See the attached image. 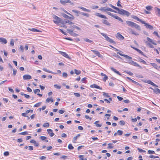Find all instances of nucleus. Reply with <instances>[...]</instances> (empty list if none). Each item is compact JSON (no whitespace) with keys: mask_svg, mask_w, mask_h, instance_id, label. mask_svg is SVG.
<instances>
[{"mask_svg":"<svg viewBox=\"0 0 160 160\" xmlns=\"http://www.w3.org/2000/svg\"><path fill=\"white\" fill-rule=\"evenodd\" d=\"M126 23L128 26L132 28H134L136 29L139 31L141 30V28L140 26L136 23L130 21H126Z\"/></svg>","mask_w":160,"mask_h":160,"instance_id":"1","label":"nucleus"},{"mask_svg":"<svg viewBox=\"0 0 160 160\" xmlns=\"http://www.w3.org/2000/svg\"><path fill=\"white\" fill-rule=\"evenodd\" d=\"M147 41L145 42L147 46H148L149 48H153L154 46L153 45H152L151 43L154 45H156L157 44L155 42H154V40L150 38L149 37H147Z\"/></svg>","mask_w":160,"mask_h":160,"instance_id":"2","label":"nucleus"},{"mask_svg":"<svg viewBox=\"0 0 160 160\" xmlns=\"http://www.w3.org/2000/svg\"><path fill=\"white\" fill-rule=\"evenodd\" d=\"M147 41L145 42L147 46H148L149 48H153L154 46L153 45H152L151 43L154 45H156L157 44L155 42H154V40L150 38L149 37H147Z\"/></svg>","mask_w":160,"mask_h":160,"instance_id":"3","label":"nucleus"},{"mask_svg":"<svg viewBox=\"0 0 160 160\" xmlns=\"http://www.w3.org/2000/svg\"><path fill=\"white\" fill-rule=\"evenodd\" d=\"M60 2L63 5H65L66 3H69L72 6H73L74 5V3L70 0H60Z\"/></svg>","mask_w":160,"mask_h":160,"instance_id":"4","label":"nucleus"},{"mask_svg":"<svg viewBox=\"0 0 160 160\" xmlns=\"http://www.w3.org/2000/svg\"><path fill=\"white\" fill-rule=\"evenodd\" d=\"M118 13L120 14L125 15L127 16H128L130 15V13L129 12L122 9H120L119 11H118Z\"/></svg>","mask_w":160,"mask_h":160,"instance_id":"5","label":"nucleus"},{"mask_svg":"<svg viewBox=\"0 0 160 160\" xmlns=\"http://www.w3.org/2000/svg\"><path fill=\"white\" fill-rule=\"evenodd\" d=\"M101 34L105 38L106 40L108 42L112 43H114V41L112 39L109 38L106 34L104 33H101Z\"/></svg>","mask_w":160,"mask_h":160,"instance_id":"6","label":"nucleus"},{"mask_svg":"<svg viewBox=\"0 0 160 160\" xmlns=\"http://www.w3.org/2000/svg\"><path fill=\"white\" fill-rule=\"evenodd\" d=\"M107 13L111 17H113V18L118 20L119 21L122 22H123V20L121 18L118 17L117 16H116L115 14L109 12H107Z\"/></svg>","mask_w":160,"mask_h":160,"instance_id":"7","label":"nucleus"},{"mask_svg":"<svg viewBox=\"0 0 160 160\" xmlns=\"http://www.w3.org/2000/svg\"><path fill=\"white\" fill-rule=\"evenodd\" d=\"M53 18L55 19L53 21L54 23L56 24H58L60 22L61 20L59 18L54 15H53Z\"/></svg>","mask_w":160,"mask_h":160,"instance_id":"8","label":"nucleus"},{"mask_svg":"<svg viewBox=\"0 0 160 160\" xmlns=\"http://www.w3.org/2000/svg\"><path fill=\"white\" fill-rule=\"evenodd\" d=\"M142 81L144 82L147 83L153 86L158 87V86L157 85L155 84L154 83L150 80H146L144 79L142 80Z\"/></svg>","mask_w":160,"mask_h":160,"instance_id":"9","label":"nucleus"},{"mask_svg":"<svg viewBox=\"0 0 160 160\" xmlns=\"http://www.w3.org/2000/svg\"><path fill=\"white\" fill-rule=\"evenodd\" d=\"M69 15L70 16H69L68 15H67L64 13L62 14V16H63V17L66 18H68V19H72V20H73L74 19V16L73 15H72L71 14H70V15Z\"/></svg>","mask_w":160,"mask_h":160,"instance_id":"10","label":"nucleus"},{"mask_svg":"<svg viewBox=\"0 0 160 160\" xmlns=\"http://www.w3.org/2000/svg\"><path fill=\"white\" fill-rule=\"evenodd\" d=\"M142 24H144V25L147 28H148L150 30H152L153 29V27L152 26L149 24L148 23H146L144 21V22H143Z\"/></svg>","mask_w":160,"mask_h":160,"instance_id":"11","label":"nucleus"},{"mask_svg":"<svg viewBox=\"0 0 160 160\" xmlns=\"http://www.w3.org/2000/svg\"><path fill=\"white\" fill-rule=\"evenodd\" d=\"M60 54L64 56V57L68 58L69 59H71L70 57L68 56V55L66 52H62V51H60L59 52Z\"/></svg>","mask_w":160,"mask_h":160,"instance_id":"12","label":"nucleus"},{"mask_svg":"<svg viewBox=\"0 0 160 160\" xmlns=\"http://www.w3.org/2000/svg\"><path fill=\"white\" fill-rule=\"evenodd\" d=\"M117 54H119L121 56L124 57L125 58L131 60L132 59V58L131 57L129 56L126 55L122 54L120 52H118Z\"/></svg>","mask_w":160,"mask_h":160,"instance_id":"13","label":"nucleus"},{"mask_svg":"<svg viewBox=\"0 0 160 160\" xmlns=\"http://www.w3.org/2000/svg\"><path fill=\"white\" fill-rule=\"evenodd\" d=\"M116 37L120 40H122L124 39V37L119 32L117 34Z\"/></svg>","mask_w":160,"mask_h":160,"instance_id":"14","label":"nucleus"},{"mask_svg":"<svg viewBox=\"0 0 160 160\" xmlns=\"http://www.w3.org/2000/svg\"><path fill=\"white\" fill-rule=\"evenodd\" d=\"M150 88L153 90V92L156 94H157L158 93L160 94V89L158 88H156L154 89L151 87H150Z\"/></svg>","mask_w":160,"mask_h":160,"instance_id":"15","label":"nucleus"},{"mask_svg":"<svg viewBox=\"0 0 160 160\" xmlns=\"http://www.w3.org/2000/svg\"><path fill=\"white\" fill-rule=\"evenodd\" d=\"M23 78L24 80H27L31 79L32 77L30 75H25L23 76Z\"/></svg>","mask_w":160,"mask_h":160,"instance_id":"16","label":"nucleus"},{"mask_svg":"<svg viewBox=\"0 0 160 160\" xmlns=\"http://www.w3.org/2000/svg\"><path fill=\"white\" fill-rule=\"evenodd\" d=\"M91 51L93 52L94 54L98 56L99 57H102V55L100 54L98 51L94 50H92Z\"/></svg>","mask_w":160,"mask_h":160,"instance_id":"17","label":"nucleus"},{"mask_svg":"<svg viewBox=\"0 0 160 160\" xmlns=\"http://www.w3.org/2000/svg\"><path fill=\"white\" fill-rule=\"evenodd\" d=\"M95 15H96L97 16H98V17H99L100 18H103L104 19H107V18L104 15H102V14H100V13H98V12L96 13L95 14Z\"/></svg>","mask_w":160,"mask_h":160,"instance_id":"18","label":"nucleus"},{"mask_svg":"<svg viewBox=\"0 0 160 160\" xmlns=\"http://www.w3.org/2000/svg\"><path fill=\"white\" fill-rule=\"evenodd\" d=\"M47 131L51 137H52L54 136V133L52 132V130L51 129H48L47 130Z\"/></svg>","mask_w":160,"mask_h":160,"instance_id":"19","label":"nucleus"},{"mask_svg":"<svg viewBox=\"0 0 160 160\" xmlns=\"http://www.w3.org/2000/svg\"><path fill=\"white\" fill-rule=\"evenodd\" d=\"M110 69L112 71L114 72H115L117 74H118L120 76L121 75V74L120 73V72L119 71H117L116 69H114L112 67H111Z\"/></svg>","mask_w":160,"mask_h":160,"instance_id":"20","label":"nucleus"},{"mask_svg":"<svg viewBox=\"0 0 160 160\" xmlns=\"http://www.w3.org/2000/svg\"><path fill=\"white\" fill-rule=\"evenodd\" d=\"M0 42L5 44H6L8 42L5 38H0Z\"/></svg>","mask_w":160,"mask_h":160,"instance_id":"21","label":"nucleus"},{"mask_svg":"<svg viewBox=\"0 0 160 160\" xmlns=\"http://www.w3.org/2000/svg\"><path fill=\"white\" fill-rule=\"evenodd\" d=\"M132 18L133 19L137 20L138 21L142 23L143 22H144L143 21H142L141 19H140L137 16H134L133 17H132Z\"/></svg>","mask_w":160,"mask_h":160,"instance_id":"22","label":"nucleus"},{"mask_svg":"<svg viewBox=\"0 0 160 160\" xmlns=\"http://www.w3.org/2000/svg\"><path fill=\"white\" fill-rule=\"evenodd\" d=\"M91 88L99 89L100 90L102 89L99 86L96 85V84H93V85H91Z\"/></svg>","mask_w":160,"mask_h":160,"instance_id":"23","label":"nucleus"},{"mask_svg":"<svg viewBox=\"0 0 160 160\" xmlns=\"http://www.w3.org/2000/svg\"><path fill=\"white\" fill-rule=\"evenodd\" d=\"M128 30H130V32L132 34H134L136 36H137V35H139V34L138 33L135 32L134 30H133L131 28H128Z\"/></svg>","mask_w":160,"mask_h":160,"instance_id":"24","label":"nucleus"},{"mask_svg":"<svg viewBox=\"0 0 160 160\" xmlns=\"http://www.w3.org/2000/svg\"><path fill=\"white\" fill-rule=\"evenodd\" d=\"M80 135V134H78L76 136L74 137L73 138L72 142L74 143H76L78 138L79 137Z\"/></svg>","mask_w":160,"mask_h":160,"instance_id":"25","label":"nucleus"},{"mask_svg":"<svg viewBox=\"0 0 160 160\" xmlns=\"http://www.w3.org/2000/svg\"><path fill=\"white\" fill-rule=\"evenodd\" d=\"M102 22L103 24H106L108 26H110L111 25V24L107 20H102Z\"/></svg>","mask_w":160,"mask_h":160,"instance_id":"26","label":"nucleus"},{"mask_svg":"<svg viewBox=\"0 0 160 160\" xmlns=\"http://www.w3.org/2000/svg\"><path fill=\"white\" fill-rule=\"evenodd\" d=\"M72 11L76 14V15L77 16H79V14H80V12L79 11H78L76 10H72Z\"/></svg>","mask_w":160,"mask_h":160,"instance_id":"27","label":"nucleus"},{"mask_svg":"<svg viewBox=\"0 0 160 160\" xmlns=\"http://www.w3.org/2000/svg\"><path fill=\"white\" fill-rule=\"evenodd\" d=\"M42 69L44 71L46 72H49V73H52L53 74H56V73H54V72H52L50 71H49V70H47V69L46 68H43Z\"/></svg>","mask_w":160,"mask_h":160,"instance_id":"28","label":"nucleus"},{"mask_svg":"<svg viewBox=\"0 0 160 160\" xmlns=\"http://www.w3.org/2000/svg\"><path fill=\"white\" fill-rule=\"evenodd\" d=\"M50 102H53V99L52 98H48L46 100V103H48Z\"/></svg>","mask_w":160,"mask_h":160,"instance_id":"29","label":"nucleus"},{"mask_svg":"<svg viewBox=\"0 0 160 160\" xmlns=\"http://www.w3.org/2000/svg\"><path fill=\"white\" fill-rule=\"evenodd\" d=\"M156 14L158 16H160V9L158 8H156Z\"/></svg>","mask_w":160,"mask_h":160,"instance_id":"30","label":"nucleus"},{"mask_svg":"<svg viewBox=\"0 0 160 160\" xmlns=\"http://www.w3.org/2000/svg\"><path fill=\"white\" fill-rule=\"evenodd\" d=\"M99 121H96L95 122L94 124L96 125V126L98 127H100L102 126V124H98Z\"/></svg>","mask_w":160,"mask_h":160,"instance_id":"31","label":"nucleus"},{"mask_svg":"<svg viewBox=\"0 0 160 160\" xmlns=\"http://www.w3.org/2000/svg\"><path fill=\"white\" fill-rule=\"evenodd\" d=\"M78 8L82 9L83 11H86V12H89V10L87 9H86V8H84L83 7H78Z\"/></svg>","mask_w":160,"mask_h":160,"instance_id":"32","label":"nucleus"},{"mask_svg":"<svg viewBox=\"0 0 160 160\" xmlns=\"http://www.w3.org/2000/svg\"><path fill=\"white\" fill-rule=\"evenodd\" d=\"M29 30L33 32H40V31L38 30L37 29L34 28H32L31 29H29Z\"/></svg>","mask_w":160,"mask_h":160,"instance_id":"33","label":"nucleus"},{"mask_svg":"<svg viewBox=\"0 0 160 160\" xmlns=\"http://www.w3.org/2000/svg\"><path fill=\"white\" fill-rule=\"evenodd\" d=\"M127 78L128 80H130L131 81H132V82H133V83H134L135 84H136L137 85H138L139 84L138 83V82H137L134 81L133 80H132V79L128 77Z\"/></svg>","mask_w":160,"mask_h":160,"instance_id":"34","label":"nucleus"},{"mask_svg":"<svg viewBox=\"0 0 160 160\" xmlns=\"http://www.w3.org/2000/svg\"><path fill=\"white\" fill-rule=\"evenodd\" d=\"M138 60L139 62H141L143 63L144 64H147L146 62L144 60H143L142 59H141V58H139L138 59Z\"/></svg>","mask_w":160,"mask_h":160,"instance_id":"35","label":"nucleus"},{"mask_svg":"<svg viewBox=\"0 0 160 160\" xmlns=\"http://www.w3.org/2000/svg\"><path fill=\"white\" fill-rule=\"evenodd\" d=\"M72 28H73V29H76L77 30H81V29L80 28H79V27H78L75 25H73L72 26Z\"/></svg>","mask_w":160,"mask_h":160,"instance_id":"36","label":"nucleus"},{"mask_svg":"<svg viewBox=\"0 0 160 160\" xmlns=\"http://www.w3.org/2000/svg\"><path fill=\"white\" fill-rule=\"evenodd\" d=\"M75 73L77 75H79L81 73V72L80 70H78L75 69L74 70Z\"/></svg>","mask_w":160,"mask_h":160,"instance_id":"37","label":"nucleus"},{"mask_svg":"<svg viewBox=\"0 0 160 160\" xmlns=\"http://www.w3.org/2000/svg\"><path fill=\"white\" fill-rule=\"evenodd\" d=\"M68 148L70 150H72L74 148L73 147L72 145V144H69Z\"/></svg>","mask_w":160,"mask_h":160,"instance_id":"38","label":"nucleus"},{"mask_svg":"<svg viewBox=\"0 0 160 160\" xmlns=\"http://www.w3.org/2000/svg\"><path fill=\"white\" fill-rule=\"evenodd\" d=\"M103 95L106 98H109L110 97V96L108 95V93H106L105 92H103Z\"/></svg>","mask_w":160,"mask_h":160,"instance_id":"39","label":"nucleus"},{"mask_svg":"<svg viewBox=\"0 0 160 160\" xmlns=\"http://www.w3.org/2000/svg\"><path fill=\"white\" fill-rule=\"evenodd\" d=\"M19 134L22 135H27L28 134V133L27 132L25 131L24 132H20L19 133Z\"/></svg>","mask_w":160,"mask_h":160,"instance_id":"40","label":"nucleus"},{"mask_svg":"<svg viewBox=\"0 0 160 160\" xmlns=\"http://www.w3.org/2000/svg\"><path fill=\"white\" fill-rule=\"evenodd\" d=\"M49 126V124L48 122H45L43 125L44 127H48Z\"/></svg>","mask_w":160,"mask_h":160,"instance_id":"41","label":"nucleus"},{"mask_svg":"<svg viewBox=\"0 0 160 160\" xmlns=\"http://www.w3.org/2000/svg\"><path fill=\"white\" fill-rule=\"evenodd\" d=\"M14 41L13 39L11 40L10 45L11 46H13L14 45Z\"/></svg>","mask_w":160,"mask_h":160,"instance_id":"42","label":"nucleus"},{"mask_svg":"<svg viewBox=\"0 0 160 160\" xmlns=\"http://www.w3.org/2000/svg\"><path fill=\"white\" fill-rule=\"evenodd\" d=\"M54 87L55 88H57L58 89H60L61 88V86L57 84L54 85Z\"/></svg>","mask_w":160,"mask_h":160,"instance_id":"43","label":"nucleus"},{"mask_svg":"<svg viewBox=\"0 0 160 160\" xmlns=\"http://www.w3.org/2000/svg\"><path fill=\"white\" fill-rule=\"evenodd\" d=\"M112 144L109 143L108 144V148L109 149L112 148H113V146H112Z\"/></svg>","mask_w":160,"mask_h":160,"instance_id":"44","label":"nucleus"},{"mask_svg":"<svg viewBox=\"0 0 160 160\" xmlns=\"http://www.w3.org/2000/svg\"><path fill=\"white\" fill-rule=\"evenodd\" d=\"M80 14H81L82 15H83V16H86L88 17H89V15L87 13H84L83 12H80Z\"/></svg>","mask_w":160,"mask_h":160,"instance_id":"45","label":"nucleus"},{"mask_svg":"<svg viewBox=\"0 0 160 160\" xmlns=\"http://www.w3.org/2000/svg\"><path fill=\"white\" fill-rule=\"evenodd\" d=\"M117 134H118V135H121L122 134L123 132L121 130H118L117 131Z\"/></svg>","mask_w":160,"mask_h":160,"instance_id":"46","label":"nucleus"},{"mask_svg":"<svg viewBox=\"0 0 160 160\" xmlns=\"http://www.w3.org/2000/svg\"><path fill=\"white\" fill-rule=\"evenodd\" d=\"M132 65H133L134 66L137 67H139L140 68H141V66L139 64H138L137 62H133V64Z\"/></svg>","mask_w":160,"mask_h":160,"instance_id":"47","label":"nucleus"},{"mask_svg":"<svg viewBox=\"0 0 160 160\" xmlns=\"http://www.w3.org/2000/svg\"><path fill=\"white\" fill-rule=\"evenodd\" d=\"M149 158H159V157L158 156H155L153 155H151L149 156Z\"/></svg>","mask_w":160,"mask_h":160,"instance_id":"48","label":"nucleus"},{"mask_svg":"<svg viewBox=\"0 0 160 160\" xmlns=\"http://www.w3.org/2000/svg\"><path fill=\"white\" fill-rule=\"evenodd\" d=\"M99 10L102 11L106 12L107 8L105 7L101 8L99 9Z\"/></svg>","mask_w":160,"mask_h":160,"instance_id":"49","label":"nucleus"},{"mask_svg":"<svg viewBox=\"0 0 160 160\" xmlns=\"http://www.w3.org/2000/svg\"><path fill=\"white\" fill-rule=\"evenodd\" d=\"M34 92L35 94H37V93H39L40 92V91L39 89H37L34 90Z\"/></svg>","mask_w":160,"mask_h":160,"instance_id":"50","label":"nucleus"},{"mask_svg":"<svg viewBox=\"0 0 160 160\" xmlns=\"http://www.w3.org/2000/svg\"><path fill=\"white\" fill-rule=\"evenodd\" d=\"M137 51L142 55L144 56H145V55L144 54L143 52H142L141 50H140L139 49H138Z\"/></svg>","mask_w":160,"mask_h":160,"instance_id":"51","label":"nucleus"},{"mask_svg":"<svg viewBox=\"0 0 160 160\" xmlns=\"http://www.w3.org/2000/svg\"><path fill=\"white\" fill-rule=\"evenodd\" d=\"M40 138L42 141H44L47 139V138L45 136H40Z\"/></svg>","mask_w":160,"mask_h":160,"instance_id":"52","label":"nucleus"},{"mask_svg":"<svg viewBox=\"0 0 160 160\" xmlns=\"http://www.w3.org/2000/svg\"><path fill=\"white\" fill-rule=\"evenodd\" d=\"M62 76L65 78H66L68 76V74L67 73L64 72L62 73Z\"/></svg>","mask_w":160,"mask_h":160,"instance_id":"53","label":"nucleus"},{"mask_svg":"<svg viewBox=\"0 0 160 160\" xmlns=\"http://www.w3.org/2000/svg\"><path fill=\"white\" fill-rule=\"evenodd\" d=\"M152 7L150 6H147L146 7V8L148 11H150L152 9Z\"/></svg>","mask_w":160,"mask_h":160,"instance_id":"54","label":"nucleus"},{"mask_svg":"<svg viewBox=\"0 0 160 160\" xmlns=\"http://www.w3.org/2000/svg\"><path fill=\"white\" fill-rule=\"evenodd\" d=\"M153 66L157 69H158L159 68V67H158L157 64L155 63H153Z\"/></svg>","mask_w":160,"mask_h":160,"instance_id":"55","label":"nucleus"},{"mask_svg":"<svg viewBox=\"0 0 160 160\" xmlns=\"http://www.w3.org/2000/svg\"><path fill=\"white\" fill-rule=\"evenodd\" d=\"M74 94L76 97H80V94L78 93H74Z\"/></svg>","mask_w":160,"mask_h":160,"instance_id":"56","label":"nucleus"},{"mask_svg":"<svg viewBox=\"0 0 160 160\" xmlns=\"http://www.w3.org/2000/svg\"><path fill=\"white\" fill-rule=\"evenodd\" d=\"M65 22V23H68L69 24H73V23L72 22H71V21H69L68 20H66Z\"/></svg>","mask_w":160,"mask_h":160,"instance_id":"57","label":"nucleus"},{"mask_svg":"<svg viewBox=\"0 0 160 160\" xmlns=\"http://www.w3.org/2000/svg\"><path fill=\"white\" fill-rule=\"evenodd\" d=\"M119 124L122 125H123L125 124V122L123 120L120 121L119 122Z\"/></svg>","mask_w":160,"mask_h":160,"instance_id":"58","label":"nucleus"},{"mask_svg":"<svg viewBox=\"0 0 160 160\" xmlns=\"http://www.w3.org/2000/svg\"><path fill=\"white\" fill-rule=\"evenodd\" d=\"M148 152L149 154H154L155 153L154 151L150 150H148Z\"/></svg>","mask_w":160,"mask_h":160,"instance_id":"59","label":"nucleus"},{"mask_svg":"<svg viewBox=\"0 0 160 160\" xmlns=\"http://www.w3.org/2000/svg\"><path fill=\"white\" fill-rule=\"evenodd\" d=\"M46 158V157L44 156H41L39 158V159L41 160H44Z\"/></svg>","mask_w":160,"mask_h":160,"instance_id":"60","label":"nucleus"},{"mask_svg":"<svg viewBox=\"0 0 160 160\" xmlns=\"http://www.w3.org/2000/svg\"><path fill=\"white\" fill-rule=\"evenodd\" d=\"M19 49L20 50L22 51V52H23L24 48H23V47L22 46V45L20 46Z\"/></svg>","mask_w":160,"mask_h":160,"instance_id":"61","label":"nucleus"},{"mask_svg":"<svg viewBox=\"0 0 160 160\" xmlns=\"http://www.w3.org/2000/svg\"><path fill=\"white\" fill-rule=\"evenodd\" d=\"M108 79V76L106 75L104 76L103 78V80L104 81H106Z\"/></svg>","mask_w":160,"mask_h":160,"instance_id":"62","label":"nucleus"},{"mask_svg":"<svg viewBox=\"0 0 160 160\" xmlns=\"http://www.w3.org/2000/svg\"><path fill=\"white\" fill-rule=\"evenodd\" d=\"M84 157V156L83 155H80L78 156V157L79 158H80V159H79V160H83V158H83Z\"/></svg>","mask_w":160,"mask_h":160,"instance_id":"63","label":"nucleus"},{"mask_svg":"<svg viewBox=\"0 0 160 160\" xmlns=\"http://www.w3.org/2000/svg\"><path fill=\"white\" fill-rule=\"evenodd\" d=\"M9 155V153L8 152V151H7V152H5L4 153V155L5 156H8V155Z\"/></svg>","mask_w":160,"mask_h":160,"instance_id":"64","label":"nucleus"}]
</instances>
